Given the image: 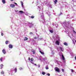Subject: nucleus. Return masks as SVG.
Instances as JSON below:
<instances>
[{"label":"nucleus","mask_w":76,"mask_h":76,"mask_svg":"<svg viewBox=\"0 0 76 76\" xmlns=\"http://www.w3.org/2000/svg\"><path fill=\"white\" fill-rule=\"evenodd\" d=\"M28 38L25 37V38L24 39V41H26V40H28Z\"/></svg>","instance_id":"10"},{"label":"nucleus","mask_w":76,"mask_h":76,"mask_svg":"<svg viewBox=\"0 0 76 76\" xmlns=\"http://www.w3.org/2000/svg\"><path fill=\"white\" fill-rule=\"evenodd\" d=\"M38 38H39V37H34V39H38Z\"/></svg>","instance_id":"24"},{"label":"nucleus","mask_w":76,"mask_h":76,"mask_svg":"<svg viewBox=\"0 0 76 76\" xmlns=\"http://www.w3.org/2000/svg\"><path fill=\"white\" fill-rule=\"evenodd\" d=\"M14 4H15V5H17V4H17V3H15V2H14Z\"/></svg>","instance_id":"33"},{"label":"nucleus","mask_w":76,"mask_h":76,"mask_svg":"<svg viewBox=\"0 0 76 76\" xmlns=\"http://www.w3.org/2000/svg\"><path fill=\"white\" fill-rule=\"evenodd\" d=\"M55 71L56 72H59L60 70L59 69V68L58 67H56L55 68Z\"/></svg>","instance_id":"2"},{"label":"nucleus","mask_w":76,"mask_h":76,"mask_svg":"<svg viewBox=\"0 0 76 76\" xmlns=\"http://www.w3.org/2000/svg\"><path fill=\"white\" fill-rule=\"evenodd\" d=\"M74 32H75V31H74Z\"/></svg>","instance_id":"51"},{"label":"nucleus","mask_w":76,"mask_h":76,"mask_svg":"<svg viewBox=\"0 0 76 76\" xmlns=\"http://www.w3.org/2000/svg\"><path fill=\"white\" fill-rule=\"evenodd\" d=\"M64 45H66L67 46V43L65 42L64 43Z\"/></svg>","instance_id":"13"},{"label":"nucleus","mask_w":76,"mask_h":76,"mask_svg":"<svg viewBox=\"0 0 76 76\" xmlns=\"http://www.w3.org/2000/svg\"><path fill=\"white\" fill-rule=\"evenodd\" d=\"M75 60H76V56L75 57Z\"/></svg>","instance_id":"42"},{"label":"nucleus","mask_w":76,"mask_h":76,"mask_svg":"<svg viewBox=\"0 0 76 76\" xmlns=\"http://www.w3.org/2000/svg\"><path fill=\"white\" fill-rule=\"evenodd\" d=\"M31 18L32 19H34V16H31Z\"/></svg>","instance_id":"22"},{"label":"nucleus","mask_w":76,"mask_h":76,"mask_svg":"<svg viewBox=\"0 0 76 76\" xmlns=\"http://www.w3.org/2000/svg\"><path fill=\"white\" fill-rule=\"evenodd\" d=\"M22 69H23L21 67L20 68V70H22Z\"/></svg>","instance_id":"28"},{"label":"nucleus","mask_w":76,"mask_h":76,"mask_svg":"<svg viewBox=\"0 0 76 76\" xmlns=\"http://www.w3.org/2000/svg\"><path fill=\"white\" fill-rule=\"evenodd\" d=\"M56 43L57 45H59L60 44V43H59V42H58V41H56Z\"/></svg>","instance_id":"6"},{"label":"nucleus","mask_w":76,"mask_h":76,"mask_svg":"<svg viewBox=\"0 0 76 76\" xmlns=\"http://www.w3.org/2000/svg\"><path fill=\"white\" fill-rule=\"evenodd\" d=\"M73 44H75V42L73 41Z\"/></svg>","instance_id":"41"},{"label":"nucleus","mask_w":76,"mask_h":76,"mask_svg":"<svg viewBox=\"0 0 76 76\" xmlns=\"http://www.w3.org/2000/svg\"><path fill=\"white\" fill-rule=\"evenodd\" d=\"M39 52L42 54H44V52H42L41 51H39Z\"/></svg>","instance_id":"11"},{"label":"nucleus","mask_w":76,"mask_h":76,"mask_svg":"<svg viewBox=\"0 0 76 76\" xmlns=\"http://www.w3.org/2000/svg\"><path fill=\"white\" fill-rule=\"evenodd\" d=\"M30 35H33V33H32V32H31L30 33Z\"/></svg>","instance_id":"30"},{"label":"nucleus","mask_w":76,"mask_h":76,"mask_svg":"<svg viewBox=\"0 0 76 76\" xmlns=\"http://www.w3.org/2000/svg\"><path fill=\"white\" fill-rule=\"evenodd\" d=\"M9 48H13V46L11 44H10L9 45Z\"/></svg>","instance_id":"5"},{"label":"nucleus","mask_w":76,"mask_h":76,"mask_svg":"<svg viewBox=\"0 0 76 76\" xmlns=\"http://www.w3.org/2000/svg\"><path fill=\"white\" fill-rule=\"evenodd\" d=\"M34 65L35 66H36V65H37V64H34Z\"/></svg>","instance_id":"43"},{"label":"nucleus","mask_w":76,"mask_h":76,"mask_svg":"<svg viewBox=\"0 0 76 76\" xmlns=\"http://www.w3.org/2000/svg\"><path fill=\"white\" fill-rule=\"evenodd\" d=\"M42 9H42V8H40V10H42Z\"/></svg>","instance_id":"38"},{"label":"nucleus","mask_w":76,"mask_h":76,"mask_svg":"<svg viewBox=\"0 0 76 76\" xmlns=\"http://www.w3.org/2000/svg\"><path fill=\"white\" fill-rule=\"evenodd\" d=\"M57 49H58V50H59V49H60V50H61L62 51H63V50H64V49L63 48H62L60 47H58Z\"/></svg>","instance_id":"1"},{"label":"nucleus","mask_w":76,"mask_h":76,"mask_svg":"<svg viewBox=\"0 0 76 76\" xmlns=\"http://www.w3.org/2000/svg\"><path fill=\"white\" fill-rule=\"evenodd\" d=\"M5 43L6 44H8V41H6L5 42Z\"/></svg>","instance_id":"26"},{"label":"nucleus","mask_w":76,"mask_h":76,"mask_svg":"<svg viewBox=\"0 0 76 76\" xmlns=\"http://www.w3.org/2000/svg\"><path fill=\"white\" fill-rule=\"evenodd\" d=\"M40 67V65H38V67L39 68Z\"/></svg>","instance_id":"37"},{"label":"nucleus","mask_w":76,"mask_h":76,"mask_svg":"<svg viewBox=\"0 0 76 76\" xmlns=\"http://www.w3.org/2000/svg\"><path fill=\"white\" fill-rule=\"evenodd\" d=\"M3 66V64H1V67L0 68V69H2V68H3V67H2V66Z\"/></svg>","instance_id":"19"},{"label":"nucleus","mask_w":76,"mask_h":76,"mask_svg":"<svg viewBox=\"0 0 76 76\" xmlns=\"http://www.w3.org/2000/svg\"><path fill=\"white\" fill-rule=\"evenodd\" d=\"M49 6V7H51V5H50V4H49L48 5V7H49V6Z\"/></svg>","instance_id":"32"},{"label":"nucleus","mask_w":76,"mask_h":76,"mask_svg":"<svg viewBox=\"0 0 76 76\" xmlns=\"http://www.w3.org/2000/svg\"><path fill=\"white\" fill-rule=\"evenodd\" d=\"M21 6H22V7H23V2H22V1H21Z\"/></svg>","instance_id":"9"},{"label":"nucleus","mask_w":76,"mask_h":76,"mask_svg":"<svg viewBox=\"0 0 76 76\" xmlns=\"http://www.w3.org/2000/svg\"><path fill=\"white\" fill-rule=\"evenodd\" d=\"M57 0H55V1H54V2H55V4H56V3H57Z\"/></svg>","instance_id":"18"},{"label":"nucleus","mask_w":76,"mask_h":76,"mask_svg":"<svg viewBox=\"0 0 76 76\" xmlns=\"http://www.w3.org/2000/svg\"><path fill=\"white\" fill-rule=\"evenodd\" d=\"M75 42H76V40H75Z\"/></svg>","instance_id":"50"},{"label":"nucleus","mask_w":76,"mask_h":76,"mask_svg":"<svg viewBox=\"0 0 76 76\" xmlns=\"http://www.w3.org/2000/svg\"><path fill=\"white\" fill-rule=\"evenodd\" d=\"M30 25H32V24H30Z\"/></svg>","instance_id":"48"},{"label":"nucleus","mask_w":76,"mask_h":76,"mask_svg":"<svg viewBox=\"0 0 76 76\" xmlns=\"http://www.w3.org/2000/svg\"><path fill=\"white\" fill-rule=\"evenodd\" d=\"M1 73L2 75H3V74H4V72L2 71L1 72Z\"/></svg>","instance_id":"27"},{"label":"nucleus","mask_w":76,"mask_h":76,"mask_svg":"<svg viewBox=\"0 0 76 76\" xmlns=\"http://www.w3.org/2000/svg\"><path fill=\"white\" fill-rule=\"evenodd\" d=\"M45 69H46V70H48V69L49 68H48V67L46 66L45 67Z\"/></svg>","instance_id":"21"},{"label":"nucleus","mask_w":76,"mask_h":76,"mask_svg":"<svg viewBox=\"0 0 76 76\" xmlns=\"http://www.w3.org/2000/svg\"><path fill=\"white\" fill-rule=\"evenodd\" d=\"M33 54H35V52H34V51H33Z\"/></svg>","instance_id":"36"},{"label":"nucleus","mask_w":76,"mask_h":76,"mask_svg":"<svg viewBox=\"0 0 76 76\" xmlns=\"http://www.w3.org/2000/svg\"><path fill=\"white\" fill-rule=\"evenodd\" d=\"M19 12L20 13H25V12H23L22 11H19Z\"/></svg>","instance_id":"14"},{"label":"nucleus","mask_w":76,"mask_h":76,"mask_svg":"<svg viewBox=\"0 0 76 76\" xmlns=\"http://www.w3.org/2000/svg\"><path fill=\"white\" fill-rule=\"evenodd\" d=\"M10 7H12V8H14L15 7V5H14L13 4H11L10 5Z\"/></svg>","instance_id":"3"},{"label":"nucleus","mask_w":76,"mask_h":76,"mask_svg":"<svg viewBox=\"0 0 76 76\" xmlns=\"http://www.w3.org/2000/svg\"><path fill=\"white\" fill-rule=\"evenodd\" d=\"M38 7L39 8H41V6H38Z\"/></svg>","instance_id":"40"},{"label":"nucleus","mask_w":76,"mask_h":76,"mask_svg":"<svg viewBox=\"0 0 76 76\" xmlns=\"http://www.w3.org/2000/svg\"><path fill=\"white\" fill-rule=\"evenodd\" d=\"M2 59H3V58L2 57H1V58H0V61H1L2 62L3 61H2Z\"/></svg>","instance_id":"16"},{"label":"nucleus","mask_w":76,"mask_h":76,"mask_svg":"<svg viewBox=\"0 0 76 76\" xmlns=\"http://www.w3.org/2000/svg\"><path fill=\"white\" fill-rule=\"evenodd\" d=\"M29 27H30V28H31V26H29Z\"/></svg>","instance_id":"46"},{"label":"nucleus","mask_w":76,"mask_h":76,"mask_svg":"<svg viewBox=\"0 0 76 76\" xmlns=\"http://www.w3.org/2000/svg\"><path fill=\"white\" fill-rule=\"evenodd\" d=\"M3 33H1V35L2 36H3Z\"/></svg>","instance_id":"29"},{"label":"nucleus","mask_w":76,"mask_h":76,"mask_svg":"<svg viewBox=\"0 0 76 76\" xmlns=\"http://www.w3.org/2000/svg\"><path fill=\"white\" fill-rule=\"evenodd\" d=\"M42 38L39 39V40H42Z\"/></svg>","instance_id":"31"},{"label":"nucleus","mask_w":76,"mask_h":76,"mask_svg":"<svg viewBox=\"0 0 76 76\" xmlns=\"http://www.w3.org/2000/svg\"><path fill=\"white\" fill-rule=\"evenodd\" d=\"M2 2L3 4H5L6 3V1L5 0H2Z\"/></svg>","instance_id":"8"},{"label":"nucleus","mask_w":76,"mask_h":76,"mask_svg":"<svg viewBox=\"0 0 76 76\" xmlns=\"http://www.w3.org/2000/svg\"><path fill=\"white\" fill-rule=\"evenodd\" d=\"M31 61H30V62H31V63H32V64H34V63L31 62V61H33L34 60V59L33 58H31Z\"/></svg>","instance_id":"7"},{"label":"nucleus","mask_w":76,"mask_h":76,"mask_svg":"<svg viewBox=\"0 0 76 76\" xmlns=\"http://www.w3.org/2000/svg\"><path fill=\"white\" fill-rule=\"evenodd\" d=\"M50 32H51V33H53V31L52 30H50Z\"/></svg>","instance_id":"25"},{"label":"nucleus","mask_w":76,"mask_h":76,"mask_svg":"<svg viewBox=\"0 0 76 76\" xmlns=\"http://www.w3.org/2000/svg\"><path fill=\"white\" fill-rule=\"evenodd\" d=\"M64 24H65V23H66V24H69V22H68V23H66V22H64Z\"/></svg>","instance_id":"17"},{"label":"nucleus","mask_w":76,"mask_h":76,"mask_svg":"<svg viewBox=\"0 0 76 76\" xmlns=\"http://www.w3.org/2000/svg\"><path fill=\"white\" fill-rule=\"evenodd\" d=\"M71 71L72 72H74L73 70V69H71Z\"/></svg>","instance_id":"34"},{"label":"nucleus","mask_w":76,"mask_h":76,"mask_svg":"<svg viewBox=\"0 0 76 76\" xmlns=\"http://www.w3.org/2000/svg\"><path fill=\"white\" fill-rule=\"evenodd\" d=\"M62 72H64V69H62Z\"/></svg>","instance_id":"35"},{"label":"nucleus","mask_w":76,"mask_h":76,"mask_svg":"<svg viewBox=\"0 0 76 76\" xmlns=\"http://www.w3.org/2000/svg\"><path fill=\"white\" fill-rule=\"evenodd\" d=\"M47 75H48V76H50V74L48 73L46 74Z\"/></svg>","instance_id":"20"},{"label":"nucleus","mask_w":76,"mask_h":76,"mask_svg":"<svg viewBox=\"0 0 76 76\" xmlns=\"http://www.w3.org/2000/svg\"><path fill=\"white\" fill-rule=\"evenodd\" d=\"M28 60H30V57L28 58Z\"/></svg>","instance_id":"39"},{"label":"nucleus","mask_w":76,"mask_h":76,"mask_svg":"<svg viewBox=\"0 0 76 76\" xmlns=\"http://www.w3.org/2000/svg\"><path fill=\"white\" fill-rule=\"evenodd\" d=\"M38 37H39V35H38Z\"/></svg>","instance_id":"49"},{"label":"nucleus","mask_w":76,"mask_h":76,"mask_svg":"<svg viewBox=\"0 0 76 76\" xmlns=\"http://www.w3.org/2000/svg\"><path fill=\"white\" fill-rule=\"evenodd\" d=\"M2 52L3 54H5L6 53V50H5L4 49L3 50Z\"/></svg>","instance_id":"4"},{"label":"nucleus","mask_w":76,"mask_h":76,"mask_svg":"<svg viewBox=\"0 0 76 76\" xmlns=\"http://www.w3.org/2000/svg\"><path fill=\"white\" fill-rule=\"evenodd\" d=\"M62 58L64 60H65V58H64V56L63 55H62Z\"/></svg>","instance_id":"12"},{"label":"nucleus","mask_w":76,"mask_h":76,"mask_svg":"<svg viewBox=\"0 0 76 76\" xmlns=\"http://www.w3.org/2000/svg\"><path fill=\"white\" fill-rule=\"evenodd\" d=\"M15 73H16V72H17V68H15Z\"/></svg>","instance_id":"15"},{"label":"nucleus","mask_w":76,"mask_h":76,"mask_svg":"<svg viewBox=\"0 0 76 76\" xmlns=\"http://www.w3.org/2000/svg\"><path fill=\"white\" fill-rule=\"evenodd\" d=\"M15 11L16 12H18V11Z\"/></svg>","instance_id":"45"},{"label":"nucleus","mask_w":76,"mask_h":76,"mask_svg":"<svg viewBox=\"0 0 76 76\" xmlns=\"http://www.w3.org/2000/svg\"><path fill=\"white\" fill-rule=\"evenodd\" d=\"M42 75H45V72H42Z\"/></svg>","instance_id":"23"},{"label":"nucleus","mask_w":76,"mask_h":76,"mask_svg":"<svg viewBox=\"0 0 76 76\" xmlns=\"http://www.w3.org/2000/svg\"><path fill=\"white\" fill-rule=\"evenodd\" d=\"M11 1H13V0H10Z\"/></svg>","instance_id":"47"},{"label":"nucleus","mask_w":76,"mask_h":76,"mask_svg":"<svg viewBox=\"0 0 76 76\" xmlns=\"http://www.w3.org/2000/svg\"><path fill=\"white\" fill-rule=\"evenodd\" d=\"M45 58H44L43 59L44 60H45Z\"/></svg>","instance_id":"44"}]
</instances>
